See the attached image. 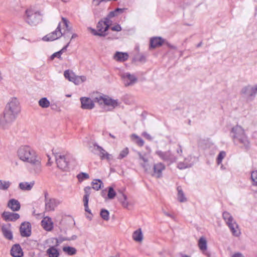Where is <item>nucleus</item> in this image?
Returning a JSON list of instances; mask_svg holds the SVG:
<instances>
[{
  "mask_svg": "<svg viewBox=\"0 0 257 257\" xmlns=\"http://www.w3.org/2000/svg\"><path fill=\"white\" fill-rule=\"evenodd\" d=\"M164 42L165 40L162 37H155L151 39L150 47L153 49L159 47L161 46Z\"/></svg>",
  "mask_w": 257,
  "mask_h": 257,
  "instance_id": "20",
  "label": "nucleus"
},
{
  "mask_svg": "<svg viewBox=\"0 0 257 257\" xmlns=\"http://www.w3.org/2000/svg\"><path fill=\"white\" fill-rule=\"evenodd\" d=\"M81 107L84 109H91L94 107L93 100L90 98L83 97L80 98Z\"/></svg>",
  "mask_w": 257,
  "mask_h": 257,
  "instance_id": "19",
  "label": "nucleus"
},
{
  "mask_svg": "<svg viewBox=\"0 0 257 257\" xmlns=\"http://www.w3.org/2000/svg\"><path fill=\"white\" fill-rule=\"evenodd\" d=\"M62 21L63 22L64 25L65 27V30H68V29L72 30V28L69 26V25H68L69 21L66 18L62 17Z\"/></svg>",
  "mask_w": 257,
  "mask_h": 257,
  "instance_id": "50",
  "label": "nucleus"
},
{
  "mask_svg": "<svg viewBox=\"0 0 257 257\" xmlns=\"http://www.w3.org/2000/svg\"><path fill=\"white\" fill-rule=\"evenodd\" d=\"M138 60L140 62H144L146 61V57L144 55H141L138 59Z\"/></svg>",
  "mask_w": 257,
  "mask_h": 257,
  "instance_id": "62",
  "label": "nucleus"
},
{
  "mask_svg": "<svg viewBox=\"0 0 257 257\" xmlns=\"http://www.w3.org/2000/svg\"><path fill=\"white\" fill-rule=\"evenodd\" d=\"M20 232L22 236L29 237L31 234V224L29 222H23L20 227Z\"/></svg>",
  "mask_w": 257,
  "mask_h": 257,
  "instance_id": "13",
  "label": "nucleus"
},
{
  "mask_svg": "<svg viewBox=\"0 0 257 257\" xmlns=\"http://www.w3.org/2000/svg\"><path fill=\"white\" fill-rule=\"evenodd\" d=\"M166 168L165 165L162 163L155 164L153 166V171L152 176L157 178L162 177V171Z\"/></svg>",
  "mask_w": 257,
  "mask_h": 257,
  "instance_id": "12",
  "label": "nucleus"
},
{
  "mask_svg": "<svg viewBox=\"0 0 257 257\" xmlns=\"http://www.w3.org/2000/svg\"><path fill=\"white\" fill-rule=\"evenodd\" d=\"M177 152L178 154H179L180 155H181V154L182 153V149L180 145H178V148L177 150Z\"/></svg>",
  "mask_w": 257,
  "mask_h": 257,
  "instance_id": "63",
  "label": "nucleus"
},
{
  "mask_svg": "<svg viewBox=\"0 0 257 257\" xmlns=\"http://www.w3.org/2000/svg\"><path fill=\"white\" fill-rule=\"evenodd\" d=\"M70 43V41L68 42V43L67 44L66 46H65L61 50L59 51V52H61V54L62 55L63 53L65 52L67 50V47L69 46V44Z\"/></svg>",
  "mask_w": 257,
  "mask_h": 257,
  "instance_id": "57",
  "label": "nucleus"
},
{
  "mask_svg": "<svg viewBox=\"0 0 257 257\" xmlns=\"http://www.w3.org/2000/svg\"><path fill=\"white\" fill-rule=\"evenodd\" d=\"M38 103L39 106L44 108L48 107L50 105V101L46 97H43L40 99Z\"/></svg>",
  "mask_w": 257,
  "mask_h": 257,
  "instance_id": "35",
  "label": "nucleus"
},
{
  "mask_svg": "<svg viewBox=\"0 0 257 257\" xmlns=\"http://www.w3.org/2000/svg\"><path fill=\"white\" fill-rule=\"evenodd\" d=\"M86 80V77L84 76H76L75 74L73 77V79L71 82H73L76 85L85 81Z\"/></svg>",
  "mask_w": 257,
  "mask_h": 257,
  "instance_id": "36",
  "label": "nucleus"
},
{
  "mask_svg": "<svg viewBox=\"0 0 257 257\" xmlns=\"http://www.w3.org/2000/svg\"><path fill=\"white\" fill-rule=\"evenodd\" d=\"M178 194L177 199L180 202H185L187 201V198L180 186H178L177 188Z\"/></svg>",
  "mask_w": 257,
  "mask_h": 257,
  "instance_id": "28",
  "label": "nucleus"
},
{
  "mask_svg": "<svg viewBox=\"0 0 257 257\" xmlns=\"http://www.w3.org/2000/svg\"><path fill=\"white\" fill-rule=\"evenodd\" d=\"M63 250L70 255H74L76 253V249L71 246H64L63 248Z\"/></svg>",
  "mask_w": 257,
  "mask_h": 257,
  "instance_id": "37",
  "label": "nucleus"
},
{
  "mask_svg": "<svg viewBox=\"0 0 257 257\" xmlns=\"http://www.w3.org/2000/svg\"><path fill=\"white\" fill-rule=\"evenodd\" d=\"M231 257H245L243 254L239 252L234 253Z\"/></svg>",
  "mask_w": 257,
  "mask_h": 257,
  "instance_id": "58",
  "label": "nucleus"
},
{
  "mask_svg": "<svg viewBox=\"0 0 257 257\" xmlns=\"http://www.w3.org/2000/svg\"><path fill=\"white\" fill-rule=\"evenodd\" d=\"M117 198L118 200L121 203L122 206L124 208H127L130 204L127 200V198L126 195L123 194L122 191L119 190Z\"/></svg>",
  "mask_w": 257,
  "mask_h": 257,
  "instance_id": "25",
  "label": "nucleus"
},
{
  "mask_svg": "<svg viewBox=\"0 0 257 257\" xmlns=\"http://www.w3.org/2000/svg\"><path fill=\"white\" fill-rule=\"evenodd\" d=\"M11 183L9 181L0 180V190H7L11 186Z\"/></svg>",
  "mask_w": 257,
  "mask_h": 257,
  "instance_id": "38",
  "label": "nucleus"
},
{
  "mask_svg": "<svg viewBox=\"0 0 257 257\" xmlns=\"http://www.w3.org/2000/svg\"><path fill=\"white\" fill-rule=\"evenodd\" d=\"M74 74L73 72L70 71L69 70H65L64 73L65 78L68 79L70 81H72Z\"/></svg>",
  "mask_w": 257,
  "mask_h": 257,
  "instance_id": "41",
  "label": "nucleus"
},
{
  "mask_svg": "<svg viewBox=\"0 0 257 257\" xmlns=\"http://www.w3.org/2000/svg\"><path fill=\"white\" fill-rule=\"evenodd\" d=\"M133 239L138 242L141 241L143 239V234L141 229L139 228L134 232L133 234Z\"/></svg>",
  "mask_w": 257,
  "mask_h": 257,
  "instance_id": "30",
  "label": "nucleus"
},
{
  "mask_svg": "<svg viewBox=\"0 0 257 257\" xmlns=\"http://www.w3.org/2000/svg\"><path fill=\"white\" fill-rule=\"evenodd\" d=\"M231 136L234 144L240 148L247 151L250 148V143L244 129L239 125L231 128Z\"/></svg>",
  "mask_w": 257,
  "mask_h": 257,
  "instance_id": "3",
  "label": "nucleus"
},
{
  "mask_svg": "<svg viewBox=\"0 0 257 257\" xmlns=\"http://www.w3.org/2000/svg\"><path fill=\"white\" fill-rule=\"evenodd\" d=\"M142 136L149 141H152L153 140L152 136L146 132L142 133Z\"/></svg>",
  "mask_w": 257,
  "mask_h": 257,
  "instance_id": "55",
  "label": "nucleus"
},
{
  "mask_svg": "<svg viewBox=\"0 0 257 257\" xmlns=\"http://www.w3.org/2000/svg\"><path fill=\"white\" fill-rule=\"evenodd\" d=\"M8 207L13 211H17L20 209L21 205L17 200L11 199L8 203Z\"/></svg>",
  "mask_w": 257,
  "mask_h": 257,
  "instance_id": "22",
  "label": "nucleus"
},
{
  "mask_svg": "<svg viewBox=\"0 0 257 257\" xmlns=\"http://www.w3.org/2000/svg\"><path fill=\"white\" fill-rule=\"evenodd\" d=\"M165 44H166L168 47L170 48H172V49H176V47L173 46V45H172L171 44H170L169 42H166L165 41V42L164 43Z\"/></svg>",
  "mask_w": 257,
  "mask_h": 257,
  "instance_id": "61",
  "label": "nucleus"
},
{
  "mask_svg": "<svg viewBox=\"0 0 257 257\" xmlns=\"http://www.w3.org/2000/svg\"><path fill=\"white\" fill-rule=\"evenodd\" d=\"M47 254L49 257H58L59 252L58 250L55 246H50L46 250Z\"/></svg>",
  "mask_w": 257,
  "mask_h": 257,
  "instance_id": "27",
  "label": "nucleus"
},
{
  "mask_svg": "<svg viewBox=\"0 0 257 257\" xmlns=\"http://www.w3.org/2000/svg\"><path fill=\"white\" fill-rule=\"evenodd\" d=\"M61 23H59L55 31L46 35L43 38L45 41H52L58 39L62 36V32L60 28Z\"/></svg>",
  "mask_w": 257,
  "mask_h": 257,
  "instance_id": "11",
  "label": "nucleus"
},
{
  "mask_svg": "<svg viewBox=\"0 0 257 257\" xmlns=\"http://www.w3.org/2000/svg\"><path fill=\"white\" fill-rule=\"evenodd\" d=\"M21 111L19 101L16 98H12L6 105L3 113L0 116V125L4 128L9 127L15 120Z\"/></svg>",
  "mask_w": 257,
  "mask_h": 257,
  "instance_id": "1",
  "label": "nucleus"
},
{
  "mask_svg": "<svg viewBox=\"0 0 257 257\" xmlns=\"http://www.w3.org/2000/svg\"><path fill=\"white\" fill-rule=\"evenodd\" d=\"M241 93L250 97H254L257 93V84L253 87L250 85L244 87L241 89Z\"/></svg>",
  "mask_w": 257,
  "mask_h": 257,
  "instance_id": "18",
  "label": "nucleus"
},
{
  "mask_svg": "<svg viewBox=\"0 0 257 257\" xmlns=\"http://www.w3.org/2000/svg\"><path fill=\"white\" fill-rule=\"evenodd\" d=\"M101 217L105 221H108L109 219V211L105 209H102L100 212Z\"/></svg>",
  "mask_w": 257,
  "mask_h": 257,
  "instance_id": "39",
  "label": "nucleus"
},
{
  "mask_svg": "<svg viewBox=\"0 0 257 257\" xmlns=\"http://www.w3.org/2000/svg\"><path fill=\"white\" fill-rule=\"evenodd\" d=\"M91 33L94 35V36H99L100 37H104V34L103 32L100 33V32H98L97 30H95L94 29H91Z\"/></svg>",
  "mask_w": 257,
  "mask_h": 257,
  "instance_id": "52",
  "label": "nucleus"
},
{
  "mask_svg": "<svg viewBox=\"0 0 257 257\" xmlns=\"http://www.w3.org/2000/svg\"><path fill=\"white\" fill-rule=\"evenodd\" d=\"M110 29L113 31L120 32L122 29L120 25L117 24L113 27L110 28Z\"/></svg>",
  "mask_w": 257,
  "mask_h": 257,
  "instance_id": "51",
  "label": "nucleus"
},
{
  "mask_svg": "<svg viewBox=\"0 0 257 257\" xmlns=\"http://www.w3.org/2000/svg\"><path fill=\"white\" fill-rule=\"evenodd\" d=\"M251 179L252 185L257 186V170L253 171L251 173Z\"/></svg>",
  "mask_w": 257,
  "mask_h": 257,
  "instance_id": "43",
  "label": "nucleus"
},
{
  "mask_svg": "<svg viewBox=\"0 0 257 257\" xmlns=\"http://www.w3.org/2000/svg\"><path fill=\"white\" fill-rule=\"evenodd\" d=\"M103 22L105 24V30H108L110 28V25L112 24V21L110 20V18L108 16L104 19Z\"/></svg>",
  "mask_w": 257,
  "mask_h": 257,
  "instance_id": "44",
  "label": "nucleus"
},
{
  "mask_svg": "<svg viewBox=\"0 0 257 257\" xmlns=\"http://www.w3.org/2000/svg\"><path fill=\"white\" fill-rule=\"evenodd\" d=\"M91 185L93 189L98 191L101 188L103 183L100 179H95L92 182Z\"/></svg>",
  "mask_w": 257,
  "mask_h": 257,
  "instance_id": "34",
  "label": "nucleus"
},
{
  "mask_svg": "<svg viewBox=\"0 0 257 257\" xmlns=\"http://www.w3.org/2000/svg\"><path fill=\"white\" fill-rule=\"evenodd\" d=\"M77 236L76 235H73L71 236V238H66L64 239V240H75L77 238Z\"/></svg>",
  "mask_w": 257,
  "mask_h": 257,
  "instance_id": "64",
  "label": "nucleus"
},
{
  "mask_svg": "<svg viewBox=\"0 0 257 257\" xmlns=\"http://www.w3.org/2000/svg\"><path fill=\"white\" fill-rule=\"evenodd\" d=\"M41 225L47 231H51L53 228V224L50 217H46L41 221Z\"/></svg>",
  "mask_w": 257,
  "mask_h": 257,
  "instance_id": "23",
  "label": "nucleus"
},
{
  "mask_svg": "<svg viewBox=\"0 0 257 257\" xmlns=\"http://www.w3.org/2000/svg\"><path fill=\"white\" fill-rule=\"evenodd\" d=\"M11 254L14 257H21L23 255L22 249L19 244L13 245L11 249Z\"/></svg>",
  "mask_w": 257,
  "mask_h": 257,
  "instance_id": "21",
  "label": "nucleus"
},
{
  "mask_svg": "<svg viewBox=\"0 0 257 257\" xmlns=\"http://www.w3.org/2000/svg\"><path fill=\"white\" fill-rule=\"evenodd\" d=\"M45 210L47 211H54L55 208L60 204V201L55 198H49L45 202Z\"/></svg>",
  "mask_w": 257,
  "mask_h": 257,
  "instance_id": "15",
  "label": "nucleus"
},
{
  "mask_svg": "<svg viewBox=\"0 0 257 257\" xmlns=\"http://www.w3.org/2000/svg\"><path fill=\"white\" fill-rule=\"evenodd\" d=\"M106 191L105 190H103L101 191V195L105 199V200L107 199V197L106 196Z\"/></svg>",
  "mask_w": 257,
  "mask_h": 257,
  "instance_id": "60",
  "label": "nucleus"
},
{
  "mask_svg": "<svg viewBox=\"0 0 257 257\" xmlns=\"http://www.w3.org/2000/svg\"><path fill=\"white\" fill-rule=\"evenodd\" d=\"M126 10V9L125 8H116L114 10V11L117 16L118 15L123 13Z\"/></svg>",
  "mask_w": 257,
  "mask_h": 257,
  "instance_id": "54",
  "label": "nucleus"
},
{
  "mask_svg": "<svg viewBox=\"0 0 257 257\" xmlns=\"http://www.w3.org/2000/svg\"><path fill=\"white\" fill-rule=\"evenodd\" d=\"M128 149L127 148H124L119 153V155L117 158L118 159H122L125 157L128 154Z\"/></svg>",
  "mask_w": 257,
  "mask_h": 257,
  "instance_id": "46",
  "label": "nucleus"
},
{
  "mask_svg": "<svg viewBox=\"0 0 257 257\" xmlns=\"http://www.w3.org/2000/svg\"><path fill=\"white\" fill-rule=\"evenodd\" d=\"M71 34H72V30H64V32L62 33V36H63L64 38L67 39L70 38Z\"/></svg>",
  "mask_w": 257,
  "mask_h": 257,
  "instance_id": "49",
  "label": "nucleus"
},
{
  "mask_svg": "<svg viewBox=\"0 0 257 257\" xmlns=\"http://www.w3.org/2000/svg\"><path fill=\"white\" fill-rule=\"evenodd\" d=\"M2 217L6 221H15L20 218V215L17 213L4 211Z\"/></svg>",
  "mask_w": 257,
  "mask_h": 257,
  "instance_id": "17",
  "label": "nucleus"
},
{
  "mask_svg": "<svg viewBox=\"0 0 257 257\" xmlns=\"http://www.w3.org/2000/svg\"><path fill=\"white\" fill-rule=\"evenodd\" d=\"M105 26L106 25H105V24L103 22V20L99 21L96 26L97 31L100 33L103 32L104 37L107 35L106 32L107 30H105Z\"/></svg>",
  "mask_w": 257,
  "mask_h": 257,
  "instance_id": "32",
  "label": "nucleus"
},
{
  "mask_svg": "<svg viewBox=\"0 0 257 257\" xmlns=\"http://www.w3.org/2000/svg\"><path fill=\"white\" fill-rule=\"evenodd\" d=\"M105 99V96L103 97L102 96H99L98 97H96L94 98L93 101H94V103L97 102L99 104H104Z\"/></svg>",
  "mask_w": 257,
  "mask_h": 257,
  "instance_id": "48",
  "label": "nucleus"
},
{
  "mask_svg": "<svg viewBox=\"0 0 257 257\" xmlns=\"http://www.w3.org/2000/svg\"><path fill=\"white\" fill-rule=\"evenodd\" d=\"M104 104L107 106H111L114 108L118 105L117 100L112 99L108 97L105 96Z\"/></svg>",
  "mask_w": 257,
  "mask_h": 257,
  "instance_id": "29",
  "label": "nucleus"
},
{
  "mask_svg": "<svg viewBox=\"0 0 257 257\" xmlns=\"http://www.w3.org/2000/svg\"><path fill=\"white\" fill-rule=\"evenodd\" d=\"M107 16L109 17V18L111 19L114 17L117 16V15L115 12V11L114 10L113 11L110 12Z\"/></svg>",
  "mask_w": 257,
  "mask_h": 257,
  "instance_id": "59",
  "label": "nucleus"
},
{
  "mask_svg": "<svg viewBox=\"0 0 257 257\" xmlns=\"http://www.w3.org/2000/svg\"><path fill=\"white\" fill-rule=\"evenodd\" d=\"M50 105L51 109L53 110L58 111L60 110V108L55 104H51Z\"/></svg>",
  "mask_w": 257,
  "mask_h": 257,
  "instance_id": "56",
  "label": "nucleus"
},
{
  "mask_svg": "<svg viewBox=\"0 0 257 257\" xmlns=\"http://www.w3.org/2000/svg\"><path fill=\"white\" fill-rule=\"evenodd\" d=\"M34 185V181L31 182L30 183L24 182H21L19 185V187L22 190L30 191L32 189Z\"/></svg>",
  "mask_w": 257,
  "mask_h": 257,
  "instance_id": "26",
  "label": "nucleus"
},
{
  "mask_svg": "<svg viewBox=\"0 0 257 257\" xmlns=\"http://www.w3.org/2000/svg\"><path fill=\"white\" fill-rule=\"evenodd\" d=\"M26 21L31 26H35L39 24L42 20V15L39 12L33 10H27L26 11Z\"/></svg>",
  "mask_w": 257,
  "mask_h": 257,
  "instance_id": "6",
  "label": "nucleus"
},
{
  "mask_svg": "<svg viewBox=\"0 0 257 257\" xmlns=\"http://www.w3.org/2000/svg\"><path fill=\"white\" fill-rule=\"evenodd\" d=\"M223 219L230 229L232 234L235 236H238L240 232L238 229V225L234 220L232 215L228 212L224 211L222 213Z\"/></svg>",
  "mask_w": 257,
  "mask_h": 257,
  "instance_id": "4",
  "label": "nucleus"
},
{
  "mask_svg": "<svg viewBox=\"0 0 257 257\" xmlns=\"http://www.w3.org/2000/svg\"><path fill=\"white\" fill-rule=\"evenodd\" d=\"M55 157L58 168L63 171H68L70 160L72 159V156L70 154L61 155L56 153Z\"/></svg>",
  "mask_w": 257,
  "mask_h": 257,
  "instance_id": "5",
  "label": "nucleus"
},
{
  "mask_svg": "<svg viewBox=\"0 0 257 257\" xmlns=\"http://www.w3.org/2000/svg\"><path fill=\"white\" fill-rule=\"evenodd\" d=\"M19 159L25 162L30 163L34 168L36 173L41 170V163L40 158L36 152L29 146H22L17 151Z\"/></svg>",
  "mask_w": 257,
  "mask_h": 257,
  "instance_id": "2",
  "label": "nucleus"
},
{
  "mask_svg": "<svg viewBox=\"0 0 257 257\" xmlns=\"http://www.w3.org/2000/svg\"><path fill=\"white\" fill-rule=\"evenodd\" d=\"M61 52L58 51L57 52H55L53 53L50 57L51 60H53L55 57H57L59 59H61Z\"/></svg>",
  "mask_w": 257,
  "mask_h": 257,
  "instance_id": "53",
  "label": "nucleus"
},
{
  "mask_svg": "<svg viewBox=\"0 0 257 257\" xmlns=\"http://www.w3.org/2000/svg\"><path fill=\"white\" fill-rule=\"evenodd\" d=\"M188 159V158H186L184 162L179 163L177 166L178 168L182 170L192 167L193 164L192 163H188L187 162Z\"/></svg>",
  "mask_w": 257,
  "mask_h": 257,
  "instance_id": "33",
  "label": "nucleus"
},
{
  "mask_svg": "<svg viewBox=\"0 0 257 257\" xmlns=\"http://www.w3.org/2000/svg\"><path fill=\"white\" fill-rule=\"evenodd\" d=\"M120 76L124 86L126 87L134 85L138 81L137 77L129 72L123 73Z\"/></svg>",
  "mask_w": 257,
  "mask_h": 257,
  "instance_id": "9",
  "label": "nucleus"
},
{
  "mask_svg": "<svg viewBox=\"0 0 257 257\" xmlns=\"http://www.w3.org/2000/svg\"><path fill=\"white\" fill-rule=\"evenodd\" d=\"M155 154L163 161L169 162L170 163L175 162L177 160L176 157L169 151L162 152V151L158 150L156 151Z\"/></svg>",
  "mask_w": 257,
  "mask_h": 257,
  "instance_id": "10",
  "label": "nucleus"
},
{
  "mask_svg": "<svg viewBox=\"0 0 257 257\" xmlns=\"http://www.w3.org/2000/svg\"><path fill=\"white\" fill-rule=\"evenodd\" d=\"M198 246L199 247L200 249L204 252L207 249V241L206 239L203 237H201L200 238L199 241H198Z\"/></svg>",
  "mask_w": 257,
  "mask_h": 257,
  "instance_id": "31",
  "label": "nucleus"
},
{
  "mask_svg": "<svg viewBox=\"0 0 257 257\" xmlns=\"http://www.w3.org/2000/svg\"><path fill=\"white\" fill-rule=\"evenodd\" d=\"M137 154L139 156L140 165L144 169L145 172L149 173L151 167L149 163L148 155L145 153H142L140 152H138Z\"/></svg>",
  "mask_w": 257,
  "mask_h": 257,
  "instance_id": "8",
  "label": "nucleus"
},
{
  "mask_svg": "<svg viewBox=\"0 0 257 257\" xmlns=\"http://www.w3.org/2000/svg\"><path fill=\"white\" fill-rule=\"evenodd\" d=\"M77 177L79 181H82L84 180L88 179L89 178V176L87 173L81 172L77 175Z\"/></svg>",
  "mask_w": 257,
  "mask_h": 257,
  "instance_id": "45",
  "label": "nucleus"
},
{
  "mask_svg": "<svg viewBox=\"0 0 257 257\" xmlns=\"http://www.w3.org/2000/svg\"><path fill=\"white\" fill-rule=\"evenodd\" d=\"M128 54L126 52H116L113 58L118 62H124L128 59Z\"/></svg>",
  "mask_w": 257,
  "mask_h": 257,
  "instance_id": "24",
  "label": "nucleus"
},
{
  "mask_svg": "<svg viewBox=\"0 0 257 257\" xmlns=\"http://www.w3.org/2000/svg\"><path fill=\"white\" fill-rule=\"evenodd\" d=\"M1 229L3 235L6 239L10 240H12L13 239V234L10 223L3 225L2 226Z\"/></svg>",
  "mask_w": 257,
  "mask_h": 257,
  "instance_id": "16",
  "label": "nucleus"
},
{
  "mask_svg": "<svg viewBox=\"0 0 257 257\" xmlns=\"http://www.w3.org/2000/svg\"><path fill=\"white\" fill-rule=\"evenodd\" d=\"M226 153L224 151L220 152L217 158V163L218 164H220L222 162L223 159L225 157Z\"/></svg>",
  "mask_w": 257,
  "mask_h": 257,
  "instance_id": "47",
  "label": "nucleus"
},
{
  "mask_svg": "<svg viewBox=\"0 0 257 257\" xmlns=\"http://www.w3.org/2000/svg\"><path fill=\"white\" fill-rule=\"evenodd\" d=\"M91 148H92L91 152L98 155L101 160L106 159L107 161L111 160V155L108 154L104 149L96 143L93 144V147Z\"/></svg>",
  "mask_w": 257,
  "mask_h": 257,
  "instance_id": "7",
  "label": "nucleus"
},
{
  "mask_svg": "<svg viewBox=\"0 0 257 257\" xmlns=\"http://www.w3.org/2000/svg\"><path fill=\"white\" fill-rule=\"evenodd\" d=\"M132 138L133 139H135L137 140L136 144L138 146H139L140 147H142V146H144V140L142 138H141L140 137L138 136L137 135L133 134L132 135Z\"/></svg>",
  "mask_w": 257,
  "mask_h": 257,
  "instance_id": "42",
  "label": "nucleus"
},
{
  "mask_svg": "<svg viewBox=\"0 0 257 257\" xmlns=\"http://www.w3.org/2000/svg\"><path fill=\"white\" fill-rule=\"evenodd\" d=\"M116 193L114 191V189L112 187H108V193L107 195V199H113L116 196Z\"/></svg>",
  "mask_w": 257,
  "mask_h": 257,
  "instance_id": "40",
  "label": "nucleus"
},
{
  "mask_svg": "<svg viewBox=\"0 0 257 257\" xmlns=\"http://www.w3.org/2000/svg\"><path fill=\"white\" fill-rule=\"evenodd\" d=\"M91 188L89 186L85 187L84 189V195L83 198L85 211L89 214H91V210L88 207L89 196L91 194Z\"/></svg>",
  "mask_w": 257,
  "mask_h": 257,
  "instance_id": "14",
  "label": "nucleus"
}]
</instances>
